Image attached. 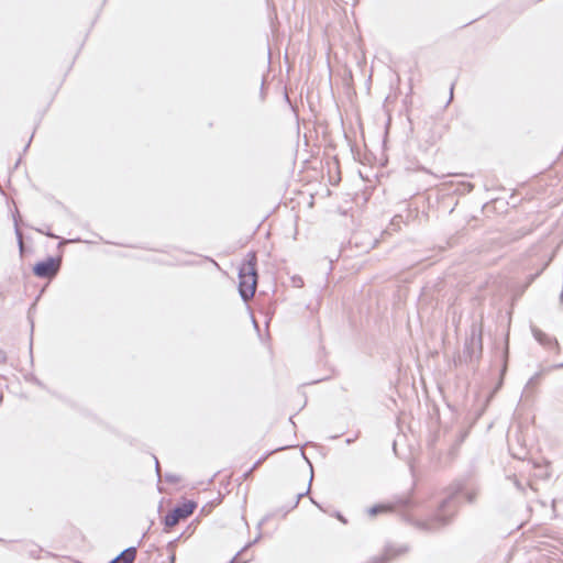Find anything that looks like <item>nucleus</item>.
Listing matches in <instances>:
<instances>
[{
	"label": "nucleus",
	"instance_id": "f8f14e48",
	"mask_svg": "<svg viewBox=\"0 0 563 563\" xmlns=\"http://www.w3.org/2000/svg\"><path fill=\"white\" fill-rule=\"evenodd\" d=\"M41 551H42V549L40 547H37L36 544H30L26 552L30 558L40 559Z\"/></svg>",
	"mask_w": 563,
	"mask_h": 563
},
{
	"label": "nucleus",
	"instance_id": "a211bd4d",
	"mask_svg": "<svg viewBox=\"0 0 563 563\" xmlns=\"http://www.w3.org/2000/svg\"><path fill=\"white\" fill-rule=\"evenodd\" d=\"M465 497L468 503H473L476 498V493H466Z\"/></svg>",
	"mask_w": 563,
	"mask_h": 563
},
{
	"label": "nucleus",
	"instance_id": "c85d7f7f",
	"mask_svg": "<svg viewBox=\"0 0 563 563\" xmlns=\"http://www.w3.org/2000/svg\"><path fill=\"white\" fill-rule=\"evenodd\" d=\"M312 504L317 507H320V504H318L316 500H312Z\"/></svg>",
	"mask_w": 563,
	"mask_h": 563
},
{
	"label": "nucleus",
	"instance_id": "393cba45",
	"mask_svg": "<svg viewBox=\"0 0 563 563\" xmlns=\"http://www.w3.org/2000/svg\"><path fill=\"white\" fill-rule=\"evenodd\" d=\"M32 139H33V135L30 137V140H29L27 144L25 145V147H24V152L29 148L30 143H31V141H32Z\"/></svg>",
	"mask_w": 563,
	"mask_h": 563
},
{
	"label": "nucleus",
	"instance_id": "aec40b11",
	"mask_svg": "<svg viewBox=\"0 0 563 563\" xmlns=\"http://www.w3.org/2000/svg\"><path fill=\"white\" fill-rule=\"evenodd\" d=\"M264 459H265V457L260 459V460H258V461L253 465V467L250 470V472L254 471V470H255V468H256V467H257V466L263 462V460H264Z\"/></svg>",
	"mask_w": 563,
	"mask_h": 563
},
{
	"label": "nucleus",
	"instance_id": "20e7f679",
	"mask_svg": "<svg viewBox=\"0 0 563 563\" xmlns=\"http://www.w3.org/2000/svg\"><path fill=\"white\" fill-rule=\"evenodd\" d=\"M197 503L190 499H178V523L194 514Z\"/></svg>",
	"mask_w": 563,
	"mask_h": 563
},
{
	"label": "nucleus",
	"instance_id": "0eeeda50",
	"mask_svg": "<svg viewBox=\"0 0 563 563\" xmlns=\"http://www.w3.org/2000/svg\"><path fill=\"white\" fill-rule=\"evenodd\" d=\"M199 525V517H196L187 527L185 530H183L179 534H178V540H180L181 538L184 539H187L189 538L190 536L194 534V532L196 531L197 529V526Z\"/></svg>",
	"mask_w": 563,
	"mask_h": 563
},
{
	"label": "nucleus",
	"instance_id": "bb28decb",
	"mask_svg": "<svg viewBox=\"0 0 563 563\" xmlns=\"http://www.w3.org/2000/svg\"><path fill=\"white\" fill-rule=\"evenodd\" d=\"M312 504L317 507H320V504H318L316 500H312Z\"/></svg>",
	"mask_w": 563,
	"mask_h": 563
},
{
	"label": "nucleus",
	"instance_id": "2eb2a0df",
	"mask_svg": "<svg viewBox=\"0 0 563 563\" xmlns=\"http://www.w3.org/2000/svg\"><path fill=\"white\" fill-rule=\"evenodd\" d=\"M470 344L473 346L475 344L478 345V349L481 350L482 349V336L481 334L477 336V339L475 338V334L473 333L472 334V338H471V342Z\"/></svg>",
	"mask_w": 563,
	"mask_h": 563
},
{
	"label": "nucleus",
	"instance_id": "7ed1b4c3",
	"mask_svg": "<svg viewBox=\"0 0 563 563\" xmlns=\"http://www.w3.org/2000/svg\"><path fill=\"white\" fill-rule=\"evenodd\" d=\"M60 263V257L48 256L35 263L32 272L38 278H51L59 272Z\"/></svg>",
	"mask_w": 563,
	"mask_h": 563
},
{
	"label": "nucleus",
	"instance_id": "f3484780",
	"mask_svg": "<svg viewBox=\"0 0 563 563\" xmlns=\"http://www.w3.org/2000/svg\"><path fill=\"white\" fill-rule=\"evenodd\" d=\"M37 232L45 234L48 238L57 239V235L52 233L49 230L36 229Z\"/></svg>",
	"mask_w": 563,
	"mask_h": 563
},
{
	"label": "nucleus",
	"instance_id": "39448f33",
	"mask_svg": "<svg viewBox=\"0 0 563 563\" xmlns=\"http://www.w3.org/2000/svg\"><path fill=\"white\" fill-rule=\"evenodd\" d=\"M136 558V547H129L109 563H133Z\"/></svg>",
	"mask_w": 563,
	"mask_h": 563
},
{
	"label": "nucleus",
	"instance_id": "cd10ccee",
	"mask_svg": "<svg viewBox=\"0 0 563 563\" xmlns=\"http://www.w3.org/2000/svg\"><path fill=\"white\" fill-rule=\"evenodd\" d=\"M312 504L317 507H320V504H318L316 500H312Z\"/></svg>",
	"mask_w": 563,
	"mask_h": 563
},
{
	"label": "nucleus",
	"instance_id": "dca6fc26",
	"mask_svg": "<svg viewBox=\"0 0 563 563\" xmlns=\"http://www.w3.org/2000/svg\"><path fill=\"white\" fill-rule=\"evenodd\" d=\"M311 481H312V476L310 477V481H309V484H308V488H307V490H306L305 493H299V494H298V496H297V501H296L295 506H297V504H298V501H299V499H300L301 497H303L305 495H307V494L310 492Z\"/></svg>",
	"mask_w": 563,
	"mask_h": 563
},
{
	"label": "nucleus",
	"instance_id": "a878e982",
	"mask_svg": "<svg viewBox=\"0 0 563 563\" xmlns=\"http://www.w3.org/2000/svg\"><path fill=\"white\" fill-rule=\"evenodd\" d=\"M312 504L317 507H320V504H318L316 500H312Z\"/></svg>",
	"mask_w": 563,
	"mask_h": 563
},
{
	"label": "nucleus",
	"instance_id": "5701e85b",
	"mask_svg": "<svg viewBox=\"0 0 563 563\" xmlns=\"http://www.w3.org/2000/svg\"><path fill=\"white\" fill-rule=\"evenodd\" d=\"M5 360H7L5 353L3 351H0V361L5 362Z\"/></svg>",
	"mask_w": 563,
	"mask_h": 563
},
{
	"label": "nucleus",
	"instance_id": "6ab92c4d",
	"mask_svg": "<svg viewBox=\"0 0 563 563\" xmlns=\"http://www.w3.org/2000/svg\"><path fill=\"white\" fill-rule=\"evenodd\" d=\"M538 476L542 477V478H549L550 477V473L545 470L544 472L543 471H540V473L538 474Z\"/></svg>",
	"mask_w": 563,
	"mask_h": 563
},
{
	"label": "nucleus",
	"instance_id": "b1692460",
	"mask_svg": "<svg viewBox=\"0 0 563 563\" xmlns=\"http://www.w3.org/2000/svg\"><path fill=\"white\" fill-rule=\"evenodd\" d=\"M81 240L79 238L77 239H73V240H68V241H62L59 244H63V243H66V242H80Z\"/></svg>",
	"mask_w": 563,
	"mask_h": 563
},
{
	"label": "nucleus",
	"instance_id": "f257e3e1",
	"mask_svg": "<svg viewBox=\"0 0 563 563\" xmlns=\"http://www.w3.org/2000/svg\"><path fill=\"white\" fill-rule=\"evenodd\" d=\"M256 255L249 253L246 260L239 269V292L244 301L251 299L256 290Z\"/></svg>",
	"mask_w": 563,
	"mask_h": 563
},
{
	"label": "nucleus",
	"instance_id": "7c9ffc66",
	"mask_svg": "<svg viewBox=\"0 0 563 563\" xmlns=\"http://www.w3.org/2000/svg\"><path fill=\"white\" fill-rule=\"evenodd\" d=\"M20 162H21V158H19V159L16 161L15 167L20 164Z\"/></svg>",
	"mask_w": 563,
	"mask_h": 563
},
{
	"label": "nucleus",
	"instance_id": "4be33fe9",
	"mask_svg": "<svg viewBox=\"0 0 563 563\" xmlns=\"http://www.w3.org/2000/svg\"><path fill=\"white\" fill-rule=\"evenodd\" d=\"M167 479L169 482H176V475L175 474H169V475H167Z\"/></svg>",
	"mask_w": 563,
	"mask_h": 563
},
{
	"label": "nucleus",
	"instance_id": "4468645a",
	"mask_svg": "<svg viewBox=\"0 0 563 563\" xmlns=\"http://www.w3.org/2000/svg\"><path fill=\"white\" fill-rule=\"evenodd\" d=\"M210 510H211V506L210 505H205L200 510H199V514L197 517H199V520L205 517V516H208L210 514Z\"/></svg>",
	"mask_w": 563,
	"mask_h": 563
},
{
	"label": "nucleus",
	"instance_id": "412c9836",
	"mask_svg": "<svg viewBox=\"0 0 563 563\" xmlns=\"http://www.w3.org/2000/svg\"><path fill=\"white\" fill-rule=\"evenodd\" d=\"M151 261H153L155 263H159V264L166 263L165 261H163L162 258H158V257H153Z\"/></svg>",
	"mask_w": 563,
	"mask_h": 563
},
{
	"label": "nucleus",
	"instance_id": "c756f323",
	"mask_svg": "<svg viewBox=\"0 0 563 563\" xmlns=\"http://www.w3.org/2000/svg\"><path fill=\"white\" fill-rule=\"evenodd\" d=\"M554 367H555V368L563 367V363H562V364H559V365H555Z\"/></svg>",
	"mask_w": 563,
	"mask_h": 563
},
{
	"label": "nucleus",
	"instance_id": "f03ea898",
	"mask_svg": "<svg viewBox=\"0 0 563 563\" xmlns=\"http://www.w3.org/2000/svg\"><path fill=\"white\" fill-rule=\"evenodd\" d=\"M459 488H455L445 499L442 500L435 516L431 520L423 523V528L426 530H435L450 522L457 507L454 498Z\"/></svg>",
	"mask_w": 563,
	"mask_h": 563
},
{
	"label": "nucleus",
	"instance_id": "423d86ee",
	"mask_svg": "<svg viewBox=\"0 0 563 563\" xmlns=\"http://www.w3.org/2000/svg\"><path fill=\"white\" fill-rule=\"evenodd\" d=\"M164 531H169L170 528L176 526V505L172 506L163 520Z\"/></svg>",
	"mask_w": 563,
	"mask_h": 563
},
{
	"label": "nucleus",
	"instance_id": "6e6552de",
	"mask_svg": "<svg viewBox=\"0 0 563 563\" xmlns=\"http://www.w3.org/2000/svg\"><path fill=\"white\" fill-rule=\"evenodd\" d=\"M166 552L169 561L174 563L176 561V539L172 540L166 545Z\"/></svg>",
	"mask_w": 563,
	"mask_h": 563
},
{
	"label": "nucleus",
	"instance_id": "2f4dec72",
	"mask_svg": "<svg viewBox=\"0 0 563 563\" xmlns=\"http://www.w3.org/2000/svg\"><path fill=\"white\" fill-rule=\"evenodd\" d=\"M156 468L158 467V461L155 459Z\"/></svg>",
	"mask_w": 563,
	"mask_h": 563
},
{
	"label": "nucleus",
	"instance_id": "ddd939ff",
	"mask_svg": "<svg viewBox=\"0 0 563 563\" xmlns=\"http://www.w3.org/2000/svg\"><path fill=\"white\" fill-rule=\"evenodd\" d=\"M14 233H15V236H16V240H18V243H19V247H20V250H22V247H23L22 232H21V230L19 228V222H18L16 217H14Z\"/></svg>",
	"mask_w": 563,
	"mask_h": 563
},
{
	"label": "nucleus",
	"instance_id": "9d476101",
	"mask_svg": "<svg viewBox=\"0 0 563 563\" xmlns=\"http://www.w3.org/2000/svg\"><path fill=\"white\" fill-rule=\"evenodd\" d=\"M389 510H391V507L388 505H376L368 509V515L373 517L376 516L377 514L386 512Z\"/></svg>",
	"mask_w": 563,
	"mask_h": 563
},
{
	"label": "nucleus",
	"instance_id": "9b49d317",
	"mask_svg": "<svg viewBox=\"0 0 563 563\" xmlns=\"http://www.w3.org/2000/svg\"><path fill=\"white\" fill-rule=\"evenodd\" d=\"M260 538H261V534H258V536L255 538V540H254L253 542L247 543V544L243 548V550H242L241 552H239V553H238V554L232 559V561H231L230 563H245L247 560L240 561V556L242 555V553H243L247 548H250L251 545H253L254 543H256V542L260 540Z\"/></svg>",
	"mask_w": 563,
	"mask_h": 563
},
{
	"label": "nucleus",
	"instance_id": "1a4fd4ad",
	"mask_svg": "<svg viewBox=\"0 0 563 563\" xmlns=\"http://www.w3.org/2000/svg\"><path fill=\"white\" fill-rule=\"evenodd\" d=\"M532 332H533V336L536 338V340L538 342H540L541 344L552 343V339L548 338L547 334H544L541 330L533 329Z\"/></svg>",
	"mask_w": 563,
	"mask_h": 563
}]
</instances>
